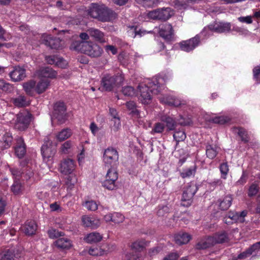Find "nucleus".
Here are the masks:
<instances>
[{"instance_id": "7c9ffc66", "label": "nucleus", "mask_w": 260, "mask_h": 260, "mask_svg": "<svg viewBox=\"0 0 260 260\" xmlns=\"http://www.w3.org/2000/svg\"><path fill=\"white\" fill-rule=\"evenodd\" d=\"M211 238L213 239L215 245L226 242L229 239L227 234L225 232L217 233L213 236H211Z\"/></svg>"}, {"instance_id": "e433bc0d", "label": "nucleus", "mask_w": 260, "mask_h": 260, "mask_svg": "<svg viewBox=\"0 0 260 260\" xmlns=\"http://www.w3.org/2000/svg\"><path fill=\"white\" fill-rule=\"evenodd\" d=\"M36 82L34 80H30L23 83V88L27 94L30 95L33 94L34 89L36 86Z\"/></svg>"}, {"instance_id": "6e6d98bb", "label": "nucleus", "mask_w": 260, "mask_h": 260, "mask_svg": "<svg viewBox=\"0 0 260 260\" xmlns=\"http://www.w3.org/2000/svg\"><path fill=\"white\" fill-rule=\"evenodd\" d=\"M219 169L221 174V177L224 179H226V175L229 171V166L227 162L221 164L220 166Z\"/></svg>"}, {"instance_id": "423d86ee", "label": "nucleus", "mask_w": 260, "mask_h": 260, "mask_svg": "<svg viewBox=\"0 0 260 260\" xmlns=\"http://www.w3.org/2000/svg\"><path fill=\"white\" fill-rule=\"evenodd\" d=\"M198 189V187L195 183L188 184L183 191L181 205L184 207L189 206Z\"/></svg>"}, {"instance_id": "9b49d317", "label": "nucleus", "mask_w": 260, "mask_h": 260, "mask_svg": "<svg viewBox=\"0 0 260 260\" xmlns=\"http://www.w3.org/2000/svg\"><path fill=\"white\" fill-rule=\"evenodd\" d=\"M75 169V162L70 158L63 159L60 164L59 170L64 174H70Z\"/></svg>"}, {"instance_id": "4d7b16f0", "label": "nucleus", "mask_w": 260, "mask_h": 260, "mask_svg": "<svg viewBox=\"0 0 260 260\" xmlns=\"http://www.w3.org/2000/svg\"><path fill=\"white\" fill-rule=\"evenodd\" d=\"M113 222L115 223H119L123 221L124 216L120 213L114 212L113 213Z\"/></svg>"}, {"instance_id": "20e7f679", "label": "nucleus", "mask_w": 260, "mask_h": 260, "mask_svg": "<svg viewBox=\"0 0 260 260\" xmlns=\"http://www.w3.org/2000/svg\"><path fill=\"white\" fill-rule=\"evenodd\" d=\"M31 114L27 110H22L17 114L14 123V127L19 131L25 130L29 125Z\"/></svg>"}, {"instance_id": "774afa93", "label": "nucleus", "mask_w": 260, "mask_h": 260, "mask_svg": "<svg viewBox=\"0 0 260 260\" xmlns=\"http://www.w3.org/2000/svg\"><path fill=\"white\" fill-rule=\"evenodd\" d=\"M252 254V252H251L250 250L248 248L245 251H244V252L239 254L238 256V258L239 259H244V258H245L248 257Z\"/></svg>"}, {"instance_id": "9d476101", "label": "nucleus", "mask_w": 260, "mask_h": 260, "mask_svg": "<svg viewBox=\"0 0 260 260\" xmlns=\"http://www.w3.org/2000/svg\"><path fill=\"white\" fill-rule=\"evenodd\" d=\"M9 76L14 82H19L23 80L25 77V70L19 66L15 67L9 73Z\"/></svg>"}, {"instance_id": "72a5a7b5", "label": "nucleus", "mask_w": 260, "mask_h": 260, "mask_svg": "<svg viewBox=\"0 0 260 260\" xmlns=\"http://www.w3.org/2000/svg\"><path fill=\"white\" fill-rule=\"evenodd\" d=\"M55 245L61 249H69L71 247V242L67 238H60L55 241Z\"/></svg>"}, {"instance_id": "4be33fe9", "label": "nucleus", "mask_w": 260, "mask_h": 260, "mask_svg": "<svg viewBox=\"0 0 260 260\" xmlns=\"http://www.w3.org/2000/svg\"><path fill=\"white\" fill-rule=\"evenodd\" d=\"M37 74L38 76L45 78H54L57 75L56 72L49 67L40 69L38 71Z\"/></svg>"}, {"instance_id": "5701e85b", "label": "nucleus", "mask_w": 260, "mask_h": 260, "mask_svg": "<svg viewBox=\"0 0 260 260\" xmlns=\"http://www.w3.org/2000/svg\"><path fill=\"white\" fill-rule=\"evenodd\" d=\"M191 236L186 233L180 232L174 237V240L176 244L178 245L185 244L191 239Z\"/></svg>"}, {"instance_id": "393cba45", "label": "nucleus", "mask_w": 260, "mask_h": 260, "mask_svg": "<svg viewBox=\"0 0 260 260\" xmlns=\"http://www.w3.org/2000/svg\"><path fill=\"white\" fill-rule=\"evenodd\" d=\"M247 212L244 210L241 212H230L228 218L235 222L242 223L245 221L244 218L247 215Z\"/></svg>"}, {"instance_id": "4c0bfd02", "label": "nucleus", "mask_w": 260, "mask_h": 260, "mask_svg": "<svg viewBox=\"0 0 260 260\" xmlns=\"http://www.w3.org/2000/svg\"><path fill=\"white\" fill-rule=\"evenodd\" d=\"M82 205L88 211H94L98 209V205L93 200H86L82 202Z\"/></svg>"}, {"instance_id": "052dcab7", "label": "nucleus", "mask_w": 260, "mask_h": 260, "mask_svg": "<svg viewBox=\"0 0 260 260\" xmlns=\"http://www.w3.org/2000/svg\"><path fill=\"white\" fill-rule=\"evenodd\" d=\"M253 78L257 83H260V66H256L253 69Z\"/></svg>"}, {"instance_id": "bf43d9fd", "label": "nucleus", "mask_w": 260, "mask_h": 260, "mask_svg": "<svg viewBox=\"0 0 260 260\" xmlns=\"http://www.w3.org/2000/svg\"><path fill=\"white\" fill-rule=\"evenodd\" d=\"M196 170L193 168H188L183 170L181 173V176L183 178L189 177L192 175H193L195 173Z\"/></svg>"}, {"instance_id": "13d9d810", "label": "nucleus", "mask_w": 260, "mask_h": 260, "mask_svg": "<svg viewBox=\"0 0 260 260\" xmlns=\"http://www.w3.org/2000/svg\"><path fill=\"white\" fill-rule=\"evenodd\" d=\"M0 89H1L3 91L6 92H11L13 90L14 87L11 84L3 81V84H2L0 87Z\"/></svg>"}, {"instance_id": "69168bd1", "label": "nucleus", "mask_w": 260, "mask_h": 260, "mask_svg": "<svg viewBox=\"0 0 260 260\" xmlns=\"http://www.w3.org/2000/svg\"><path fill=\"white\" fill-rule=\"evenodd\" d=\"M55 65L58 67L64 68L67 66V62L63 58L57 56V59L56 60Z\"/></svg>"}, {"instance_id": "a211bd4d", "label": "nucleus", "mask_w": 260, "mask_h": 260, "mask_svg": "<svg viewBox=\"0 0 260 260\" xmlns=\"http://www.w3.org/2000/svg\"><path fill=\"white\" fill-rule=\"evenodd\" d=\"M208 28L211 30L218 33H222L229 31L231 29L230 23H215L208 26Z\"/></svg>"}, {"instance_id": "cd10ccee", "label": "nucleus", "mask_w": 260, "mask_h": 260, "mask_svg": "<svg viewBox=\"0 0 260 260\" xmlns=\"http://www.w3.org/2000/svg\"><path fill=\"white\" fill-rule=\"evenodd\" d=\"M13 137L11 134L5 133L1 138V144L2 149H8L9 148L12 142Z\"/></svg>"}, {"instance_id": "603ef678", "label": "nucleus", "mask_w": 260, "mask_h": 260, "mask_svg": "<svg viewBox=\"0 0 260 260\" xmlns=\"http://www.w3.org/2000/svg\"><path fill=\"white\" fill-rule=\"evenodd\" d=\"M259 191V187L256 184L252 183L249 188L248 196L250 197L255 196Z\"/></svg>"}, {"instance_id": "864d4df0", "label": "nucleus", "mask_w": 260, "mask_h": 260, "mask_svg": "<svg viewBox=\"0 0 260 260\" xmlns=\"http://www.w3.org/2000/svg\"><path fill=\"white\" fill-rule=\"evenodd\" d=\"M126 260H139L140 254L139 252H135L134 250L128 252L125 255Z\"/></svg>"}, {"instance_id": "f8f14e48", "label": "nucleus", "mask_w": 260, "mask_h": 260, "mask_svg": "<svg viewBox=\"0 0 260 260\" xmlns=\"http://www.w3.org/2000/svg\"><path fill=\"white\" fill-rule=\"evenodd\" d=\"M116 17V14L112 10L102 6L99 20L102 22L111 21Z\"/></svg>"}, {"instance_id": "de8ad7c7", "label": "nucleus", "mask_w": 260, "mask_h": 260, "mask_svg": "<svg viewBox=\"0 0 260 260\" xmlns=\"http://www.w3.org/2000/svg\"><path fill=\"white\" fill-rule=\"evenodd\" d=\"M121 91L125 96H133L136 95L135 90L131 86L123 87Z\"/></svg>"}, {"instance_id": "c756f323", "label": "nucleus", "mask_w": 260, "mask_h": 260, "mask_svg": "<svg viewBox=\"0 0 260 260\" xmlns=\"http://www.w3.org/2000/svg\"><path fill=\"white\" fill-rule=\"evenodd\" d=\"M11 102L15 106L18 107H25L29 104V101L23 95H20L17 98H13L11 100Z\"/></svg>"}, {"instance_id": "a19ab883", "label": "nucleus", "mask_w": 260, "mask_h": 260, "mask_svg": "<svg viewBox=\"0 0 260 260\" xmlns=\"http://www.w3.org/2000/svg\"><path fill=\"white\" fill-rule=\"evenodd\" d=\"M116 181L110 178H105V180L102 182V186L108 190H114L116 187Z\"/></svg>"}, {"instance_id": "680f3d73", "label": "nucleus", "mask_w": 260, "mask_h": 260, "mask_svg": "<svg viewBox=\"0 0 260 260\" xmlns=\"http://www.w3.org/2000/svg\"><path fill=\"white\" fill-rule=\"evenodd\" d=\"M170 209L169 207L163 206L158 209L157 214L159 216H164L166 214L168 213Z\"/></svg>"}, {"instance_id": "37998d69", "label": "nucleus", "mask_w": 260, "mask_h": 260, "mask_svg": "<svg viewBox=\"0 0 260 260\" xmlns=\"http://www.w3.org/2000/svg\"><path fill=\"white\" fill-rule=\"evenodd\" d=\"M145 246L146 243L144 241H137L132 244L131 248L132 250H134L135 252H138L139 251L142 250Z\"/></svg>"}, {"instance_id": "f704fd0d", "label": "nucleus", "mask_w": 260, "mask_h": 260, "mask_svg": "<svg viewBox=\"0 0 260 260\" xmlns=\"http://www.w3.org/2000/svg\"><path fill=\"white\" fill-rule=\"evenodd\" d=\"M102 238V235L99 233L93 232L89 234L85 239L87 243H92L101 241Z\"/></svg>"}, {"instance_id": "f03ea898", "label": "nucleus", "mask_w": 260, "mask_h": 260, "mask_svg": "<svg viewBox=\"0 0 260 260\" xmlns=\"http://www.w3.org/2000/svg\"><path fill=\"white\" fill-rule=\"evenodd\" d=\"M70 49L81 52L92 57H100L103 53V49L100 46L88 41H74L71 44Z\"/></svg>"}, {"instance_id": "c9c22d12", "label": "nucleus", "mask_w": 260, "mask_h": 260, "mask_svg": "<svg viewBox=\"0 0 260 260\" xmlns=\"http://www.w3.org/2000/svg\"><path fill=\"white\" fill-rule=\"evenodd\" d=\"M232 201L233 198L231 196H225L220 202L219 207L220 209L222 210H228L231 206Z\"/></svg>"}, {"instance_id": "a18cd8bd", "label": "nucleus", "mask_w": 260, "mask_h": 260, "mask_svg": "<svg viewBox=\"0 0 260 260\" xmlns=\"http://www.w3.org/2000/svg\"><path fill=\"white\" fill-rule=\"evenodd\" d=\"M11 190L15 194L20 193L22 190V186L19 180H15L11 186Z\"/></svg>"}, {"instance_id": "39448f33", "label": "nucleus", "mask_w": 260, "mask_h": 260, "mask_svg": "<svg viewBox=\"0 0 260 260\" xmlns=\"http://www.w3.org/2000/svg\"><path fill=\"white\" fill-rule=\"evenodd\" d=\"M174 15L171 8H162L149 11L147 13L149 18L161 21H166Z\"/></svg>"}, {"instance_id": "c85d7f7f", "label": "nucleus", "mask_w": 260, "mask_h": 260, "mask_svg": "<svg viewBox=\"0 0 260 260\" xmlns=\"http://www.w3.org/2000/svg\"><path fill=\"white\" fill-rule=\"evenodd\" d=\"M72 135L71 129L66 128L62 129L56 135V138L58 141L61 142L69 138Z\"/></svg>"}, {"instance_id": "3c124183", "label": "nucleus", "mask_w": 260, "mask_h": 260, "mask_svg": "<svg viewBox=\"0 0 260 260\" xmlns=\"http://www.w3.org/2000/svg\"><path fill=\"white\" fill-rule=\"evenodd\" d=\"M231 119L228 116H218L212 119V121L215 123L223 124L230 121Z\"/></svg>"}, {"instance_id": "f257e3e1", "label": "nucleus", "mask_w": 260, "mask_h": 260, "mask_svg": "<svg viewBox=\"0 0 260 260\" xmlns=\"http://www.w3.org/2000/svg\"><path fill=\"white\" fill-rule=\"evenodd\" d=\"M164 79L161 77L153 78L151 80L148 79L146 83H140L138 86L140 95L139 100L143 104H148L151 101V93L157 94L164 88L162 82Z\"/></svg>"}, {"instance_id": "5fc2aeb1", "label": "nucleus", "mask_w": 260, "mask_h": 260, "mask_svg": "<svg viewBox=\"0 0 260 260\" xmlns=\"http://www.w3.org/2000/svg\"><path fill=\"white\" fill-rule=\"evenodd\" d=\"M0 260H17V257L12 251L9 250L1 256Z\"/></svg>"}, {"instance_id": "ddd939ff", "label": "nucleus", "mask_w": 260, "mask_h": 260, "mask_svg": "<svg viewBox=\"0 0 260 260\" xmlns=\"http://www.w3.org/2000/svg\"><path fill=\"white\" fill-rule=\"evenodd\" d=\"M215 245L213 239L211 236L204 237L198 240L195 245V248L198 250H203Z\"/></svg>"}, {"instance_id": "09e8293b", "label": "nucleus", "mask_w": 260, "mask_h": 260, "mask_svg": "<svg viewBox=\"0 0 260 260\" xmlns=\"http://www.w3.org/2000/svg\"><path fill=\"white\" fill-rule=\"evenodd\" d=\"M89 254L93 256H101L105 254L104 250L97 247H91L88 251Z\"/></svg>"}, {"instance_id": "58836bf2", "label": "nucleus", "mask_w": 260, "mask_h": 260, "mask_svg": "<svg viewBox=\"0 0 260 260\" xmlns=\"http://www.w3.org/2000/svg\"><path fill=\"white\" fill-rule=\"evenodd\" d=\"M234 132L235 133H237L240 137L241 140L245 143H247L249 140V137L247 135V133L245 129L242 127H235L234 128Z\"/></svg>"}, {"instance_id": "0e129e2a", "label": "nucleus", "mask_w": 260, "mask_h": 260, "mask_svg": "<svg viewBox=\"0 0 260 260\" xmlns=\"http://www.w3.org/2000/svg\"><path fill=\"white\" fill-rule=\"evenodd\" d=\"M53 116L55 119L57 120V121L59 124H62L64 123L67 119V113L54 115Z\"/></svg>"}, {"instance_id": "338daca9", "label": "nucleus", "mask_w": 260, "mask_h": 260, "mask_svg": "<svg viewBox=\"0 0 260 260\" xmlns=\"http://www.w3.org/2000/svg\"><path fill=\"white\" fill-rule=\"evenodd\" d=\"M238 19L240 22L242 23L251 24L252 22V17L251 16H247L246 17H239Z\"/></svg>"}, {"instance_id": "49530a36", "label": "nucleus", "mask_w": 260, "mask_h": 260, "mask_svg": "<svg viewBox=\"0 0 260 260\" xmlns=\"http://www.w3.org/2000/svg\"><path fill=\"white\" fill-rule=\"evenodd\" d=\"M173 138L178 144L179 142L183 141L185 139L186 134L183 131H176L173 135Z\"/></svg>"}, {"instance_id": "ea45409f", "label": "nucleus", "mask_w": 260, "mask_h": 260, "mask_svg": "<svg viewBox=\"0 0 260 260\" xmlns=\"http://www.w3.org/2000/svg\"><path fill=\"white\" fill-rule=\"evenodd\" d=\"M136 2L145 7H152L157 5L160 0H136Z\"/></svg>"}, {"instance_id": "bb28decb", "label": "nucleus", "mask_w": 260, "mask_h": 260, "mask_svg": "<svg viewBox=\"0 0 260 260\" xmlns=\"http://www.w3.org/2000/svg\"><path fill=\"white\" fill-rule=\"evenodd\" d=\"M102 7L96 4H92L91 6L88 10V15L99 20Z\"/></svg>"}, {"instance_id": "8fccbe9b", "label": "nucleus", "mask_w": 260, "mask_h": 260, "mask_svg": "<svg viewBox=\"0 0 260 260\" xmlns=\"http://www.w3.org/2000/svg\"><path fill=\"white\" fill-rule=\"evenodd\" d=\"M165 125L161 122H157L154 124L153 128H152L151 134L152 135L155 133H161L164 131Z\"/></svg>"}, {"instance_id": "2eb2a0df", "label": "nucleus", "mask_w": 260, "mask_h": 260, "mask_svg": "<svg viewBox=\"0 0 260 260\" xmlns=\"http://www.w3.org/2000/svg\"><path fill=\"white\" fill-rule=\"evenodd\" d=\"M16 146H15V153L19 158H22L25 155L26 145L22 138L19 137L16 139Z\"/></svg>"}, {"instance_id": "c03bdc74", "label": "nucleus", "mask_w": 260, "mask_h": 260, "mask_svg": "<svg viewBox=\"0 0 260 260\" xmlns=\"http://www.w3.org/2000/svg\"><path fill=\"white\" fill-rule=\"evenodd\" d=\"M105 178H110L115 180L118 179V173L115 167H110L108 168V171L105 176Z\"/></svg>"}, {"instance_id": "a878e982", "label": "nucleus", "mask_w": 260, "mask_h": 260, "mask_svg": "<svg viewBox=\"0 0 260 260\" xmlns=\"http://www.w3.org/2000/svg\"><path fill=\"white\" fill-rule=\"evenodd\" d=\"M37 224L34 221H27L22 227V231L27 235H32L37 230Z\"/></svg>"}, {"instance_id": "6ab92c4d", "label": "nucleus", "mask_w": 260, "mask_h": 260, "mask_svg": "<svg viewBox=\"0 0 260 260\" xmlns=\"http://www.w3.org/2000/svg\"><path fill=\"white\" fill-rule=\"evenodd\" d=\"M45 45L50 47L51 49H59L63 46L62 41L58 38H52L49 37L44 40Z\"/></svg>"}, {"instance_id": "b1692460", "label": "nucleus", "mask_w": 260, "mask_h": 260, "mask_svg": "<svg viewBox=\"0 0 260 260\" xmlns=\"http://www.w3.org/2000/svg\"><path fill=\"white\" fill-rule=\"evenodd\" d=\"M74 148V143L71 140H68L61 144L59 152L61 154H68L73 151Z\"/></svg>"}, {"instance_id": "7ed1b4c3", "label": "nucleus", "mask_w": 260, "mask_h": 260, "mask_svg": "<svg viewBox=\"0 0 260 260\" xmlns=\"http://www.w3.org/2000/svg\"><path fill=\"white\" fill-rule=\"evenodd\" d=\"M123 77L121 75H105L102 80L101 84L105 90L111 91L119 87L123 82Z\"/></svg>"}, {"instance_id": "2f4dec72", "label": "nucleus", "mask_w": 260, "mask_h": 260, "mask_svg": "<svg viewBox=\"0 0 260 260\" xmlns=\"http://www.w3.org/2000/svg\"><path fill=\"white\" fill-rule=\"evenodd\" d=\"M50 85V81L48 79L41 80L37 84L35 90L39 93L44 92Z\"/></svg>"}, {"instance_id": "f3484780", "label": "nucleus", "mask_w": 260, "mask_h": 260, "mask_svg": "<svg viewBox=\"0 0 260 260\" xmlns=\"http://www.w3.org/2000/svg\"><path fill=\"white\" fill-rule=\"evenodd\" d=\"M160 101L162 103L175 107H178L181 105L186 104V102L185 101L181 100L176 97L171 95L161 97L160 98Z\"/></svg>"}, {"instance_id": "412c9836", "label": "nucleus", "mask_w": 260, "mask_h": 260, "mask_svg": "<svg viewBox=\"0 0 260 260\" xmlns=\"http://www.w3.org/2000/svg\"><path fill=\"white\" fill-rule=\"evenodd\" d=\"M89 35L94 38L97 41L104 43L106 42L104 34L101 30L94 28H90L88 30Z\"/></svg>"}, {"instance_id": "6e6552de", "label": "nucleus", "mask_w": 260, "mask_h": 260, "mask_svg": "<svg viewBox=\"0 0 260 260\" xmlns=\"http://www.w3.org/2000/svg\"><path fill=\"white\" fill-rule=\"evenodd\" d=\"M56 152V147L52 145V141H45L41 147V153L44 159L49 160L52 158Z\"/></svg>"}, {"instance_id": "79ce46f5", "label": "nucleus", "mask_w": 260, "mask_h": 260, "mask_svg": "<svg viewBox=\"0 0 260 260\" xmlns=\"http://www.w3.org/2000/svg\"><path fill=\"white\" fill-rule=\"evenodd\" d=\"M64 113H66V108L64 103L62 102L56 103L54 105L53 115Z\"/></svg>"}, {"instance_id": "1a4fd4ad", "label": "nucleus", "mask_w": 260, "mask_h": 260, "mask_svg": "<svg viewBox=\"0 0 260 260\" xmlns=\"http://www.w3.org/2000/svg\"><path fill=\"white\" fill-rule=\"evenodd\" d=\"M200 39L199 36L197 35L194 37L181 42L180 43V47L182 50L189 52L193 50L199 44Z\"/></svg>"}, {"instance_id": "473e14b6", "label": "nucleus", "mask_w": 260, "mask_h": 260, "mask_svg": "<svg viewBox=\"0 0 260 260\" xmlns=\"http://www.w3.org/2000/svg\"><path fill=\"white\" fill-rule=\"evenodd\" d=\"M219 148L215 145L208 144L206 146V155L210 159L216 157L218 152Z\"/></svg>"}, {"instance_id": "4468645a", "label": "nucleus", "mask_w": 260, "mask_h": 260, "mask_svg": "<svg viewBox=\"0 0 260 260\" xmlns=\"http://www.w3.org/2000/svg\"><path fill=\"white\" fill-rule=\"evenodd\" d=\"M82 222L85 227L95 229L101 225L100 220L88 215H83L81 218Z\"/></svg>"}, {"instance_id": "0eeeda50", "label": "nucleus", "mask_w": 260, "mask_h": 260, "mask_svg": "<svg viewBox=\"0 0 260 260\" xmlns=\"http://www.w3.org/2000/svg\"><path fill=\"white\" fill-rule=\"evenodd\" d=\"M103 158L105 167H115L118 160V152L113 148H108L105 150Z\"/></svg>"}, {"instance_id": "aec40b11", "label": "nucleus", "mask_w": 260, "mask_h": 260, "mask_svg": "<svg viewBox=\"0 0 260 260\" xmlns=\"http://www.w3.org/2000/svg\"><path fill=\"white\" fill-rule=\"evenodd\" d=\"M160 119L166 124L168 131H171L175 129L177 123L173 117L164 114L160 116Z\"/></svg>"}, {"instance_id": "dca6fc26", "label": "nucleus", "mask_w": 260, "mask_h": 260, "mask_svg": "<svg viewBox=\"0 0 260 260\" xmlns=\"http://www.w3.org/2000/svg\"><path fill=\"white\" fill-rule=\"evenodd\" d=\"M159 34L167 41H171L173 38V30L171 24L166 23L159 28Z\"/></svg>"}, {"instance_id": "e2e57ef3", "label": "nucleus", "mask_w": 260, "mask_h": 260, "mask_svg": "<svg viewBox=\"0 0 260 260\" xmlns=\"http://www.w3.org/2000/svg\"><path fill=\"white\" fill-rule=\"evenodd\" d=\"M178 123L183 126L189 125L192 124V121L190 118L188 117L184 118L181 116L180 118L178 119Z\"/></svg>"}]
</instances>
